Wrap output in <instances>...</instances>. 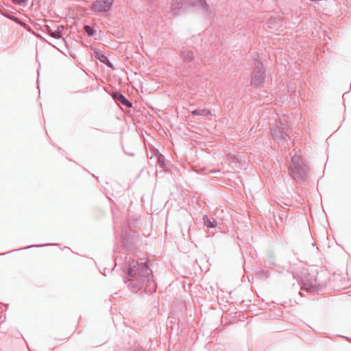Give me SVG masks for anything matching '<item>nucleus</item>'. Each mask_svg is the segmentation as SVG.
I'll list each match as a JSON object with an SVG mask.
<instances>
[{"label": "nucleus", "instance_id": "1", "mask_svg": "<svg viewBox=\"0 0 351 351\" xmlns=\"http://www.w3.org/2000/svg\"><path fill=\"white\" fill-rule=\"evenodd\" d=\"M132 251V243L121 234L114 249L115 267H119L124 273V282L132 292L136 293L143 287H149V291H156L152 271L149 266V261H136Z\"/></svg>", "mask_w": 351, "mask_h": 351}, {"label": "nucleus", "instance_id": "2", "mask_svg": "<svg viewBox=\"0 0 351 351\" xmlns=\"http://www.w3.org/2000/svg\"><path fill=\"white\" fill-rule=\"evenodd\" d=\"M289 174L297 182H304L308 176V167L301 157L294 154L289 167Z\"/></svg>", "mask_w": 351, "mask_h": 351}, {"label": "nucleus", "instance_id": "3", "mask_svg": "<svg viewBox=\"0 0 351 351\" xmlns=\"http://www.w3.org/2000/svg\"><path fill=\"white\" fill-rule=\"evenodd\" d=\"M191 5L204 14L210 13V8L206 0H173L171 5V10L173 15H178L187 6V3Z\"/></svg>", "mask_w": 351, "mask_h": 351}, {"label": "nucleus", "instance_id": "4", "mask_svg": "<svg viewBox=\"0 0 351 351\" xmlns=\"http://www.w3.org/2000/svg\"><path fill=\"white\" fill-rule=\"evenodd\" d=\"M265 70L258 54L254 57V67L251 73L252 86H258L265 82Z\"/></svg>", "mask_w": 351, "mask_h": 351}, {"label": "nucleus", "instance_id": "5", "mask_svg": "<svg viewBox=\"0 0 351 351\" xmlns=\"http://www.w3.org/2000/svg\"><path fill=\"white\" fill-rule=\"evenodd\" d=\"M114 0H96L90 7L93 12L106 13L110 10Z\"/></svg>", "mask_w": 351, "mask_h": 351}, {"label": "nucleus", "instance_id": "6", "mask_svg": "<svg viewBox=\"0 0 351 351\" xmlns=\"http://www.w3.org/2000/svg\"><path fill=\"white\" fill-rule=\"evenodd\" d=\"M271 135L273 138L278 143L283 139H285V136H287V134H285L281 124H276L275 125V127L271 130Z\"/></svg>", "mask_w": 351, "mask_h": 351}, {"label": "nucleus", "instance_id": "7", "mask_svg": "<svg viewBox=\"0 0 351 351\" xmlns=\"http://www.w3.org/2000/svg\"><path fill=\"white\" fill-rule=\"evenodd\" d=\"M93 51V56L95 58L98 59L101 62L106 64L108 68L114 69V66L111 63V62L108 60V57L105 55V53L97 49H94Z\"/></svg>", "mask_w": 351, "mask_h": 351}, {"label": "nucleus", "instance_id": "8", "mask_svg": "<svg viewBox=\"0 0 351 351\" xmlns=\"http://www.w3.org/2000/svg\"><path fill=\"white\" fill-rule=\"evenodd\" d=\"M64 29L63 25H58L55 27V29L47 27V32L48 34L56 39H60L62 38V31Z\"/></svg>", "mask_w": 351, "mask_h": 351}, {"label": "nucleus", "instance_id": "9", "mask_svg": "<svg viewBox=\"0 0 351 351\" xmlns=\"http://www.w3.org/2000/svg\"><path fill=\"white\" fill-rule=\"evenodd\" d=\"M112 97L116 101L119 102L126 108H131L132 106V102H130L123 95L118 91L114 92Z\"/></svg>", "mask_w": 351, "mask_h": 351}, {"label": "nucleus", "instance_id": "10", "mask_svg": "<svg viewBox=\"0 0 351 351\" xmlns=\"http://www.w3.org/2000/svg\"><path fill=\"white\" fill-rule=\"evenodd\" d=\"M202 219L204 225L208 228H213L217 226V223L215 218H209L208 215H204Z\"/></svg>", "mask_w": 351, "mask_h": 351}, {"label": "nucleus", "instance_id": "11", "mask_svg": "<svg viewBox=\"0 0 351 351\" xmlns=\"http://www.w3.org/2000/svg\"><path fill=\"white\" fill-rule=\"evenodd\" d=\"M191 114L193 116H209L211 115V112L209 110H207L206 108L202 109H195L192 111Z\"/></svg>", "mask_w": 351, "mask_h": 351}, {"label": "nucleus", "instance_id": "12", "mask_svg": "<svg viewBox=\"0 0 351 351\" xmlns=\"http://www.w3.org/2000/svg\"><path fill=\"white\" fill-rule=\"evenodd\" d=\"M182 57L184 62H190L193 59L194 53L191 50L182 51Z\"/></svg>", "mask_w": 351, "mask_h": 351}, {"label": "nucleus", "instance_id": "13", "mask_svg": "<svg viewBox=\"0 0 351 351\" xmlns=\"http://www.w3.org/2000/svg\"><path fill=\"white\" fill-rule=\"evenodd\" d=\"M54 245L55 244H52V243H44V244H39V245H29V246H26L25 247H22V248H20V249H17V250H12V251L8 252H6V254L11 253V252H15V251H19V250H22L29 249V248H32V247H43V246ZM4 254H5V253L0 254V255H4Z\"/></svg>", "mask_w": 351, "mask_h": 351}, {"label": "nucleus", "instance_id": "14", "mask_svg": "<svg viewBox=\"0 0 351 351\" xmlns=\"http://www.w3.org/2000/svg\"><path fill=\"white\" fill-rule=\"evenodd\" d=\"M83 29L88 37H92L95 34L96 32L94 28L88 25H85Z\"/></svg>", "mask_w": 351, "mask_h": 351}, {"label": "nucleus", "instance_id": "15", "mask_svg": "<svg viewBox=\"0 0 351 351\" xmlns=\"http://www.w3.org/2000/svg\"><path fill=\"white\" fill-rule=\"evenodd\" d=\"M157 159L160 167L164 168L165 167V159L164 156L160 154L158 156Z\"/></svg>", "mask_w": 351, "mask_h": 351}, {"label": "nucleus", "instance_id": "16", "mask_svg": "<svg viewBox=\"0 0 351 351\" xmlns=\"http://www.w3.org/2000/svg\"><path fill=\"white\" fill-rule=\"evenodd\" d=\"M27 0H12V1L17 5H22L25 3Z\"/></svg>", "mask_w": 351, "mask_h": 351}, {"label": "nucleus", "instance_id": "17", "mask_svg": "<svg viewBox=\"0 0 351 351\" xmlns=\"http://www.w3.org/2000/svg\"><path fill=\"white\" fill-rule=\"evenodd\" d=\"M5 16L13 21L17 22L19 21V19L14 16H10V15H5Z\"/></svg>", "mask_w": 351, "mask_h": 351}, {"label": "nucleus", "instance_id": "18", "mask_svg": "<svg viewBox=\"0 0 351 351\" xmlns=\"http://www.w3.org/2000/svg\"><path fill=\"white\" fill-rule=\"evenodd\" d=\"M260 274L265 277H269V271H268L263 270V271H260Z\"/></svg>", "mask_w": 351, "mask_h": 351}, {"label": "nucleus", "instance_id": "19", "mask_svg": "<svg viewBox=\"0 0 351 351\" xmlns=\"http://www.w3.org/2000/svg\"><path fill=\"white\" fill-rule=\"evenodd\" d=\"M139 224V222L138 220H136L134 223H132L133 226L137 227Z\"/></svg>", "mask_w": 351, "mask_h": 351}, {"label": "nucleus", "instance_id": "20", "mask_svg": "<svg viewBox=\"0 0 351 351\" xmlns=\"http://www.w3.org/2000/svg\"><path fill=\"white\" fill-rule=\"evenodd\" d=\"M132 351H138L136 348L132 350Z\"/></svg>", "mask_w": 351, "mask_h": 351}]
</instances>
